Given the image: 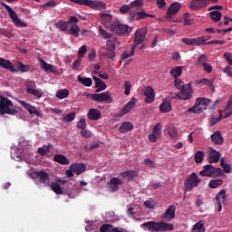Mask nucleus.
<instances>
[{"instance_id":"obj_63","label":"nucleus","mask_w":232,"mask_h":232,"mask_svg":"<svg viewBox=\"0 0 232 232\" xmlns=\"http://www.w3.org/2000/svg\"><path fill=\"white\" fill-rule=\"evenodd\" d=\"M204 229V224L198 222L194 225V227L191 232H201Z\"/></svg>"},{"instance_id":"obj_38","label":"nucleus","mask_w":232,"mask_h":232,"mask_svg":"<svg viewBox=\"0 0 232 232\" xmlns=\"http://www.w3.org/2000/svg\"><path fill=\"white\" fill-rule=\"evenodd\" d=\"M117 47H115L114 45L112 47H109L107 46L106 48V52L103 53V55L105 57H108L109 59H115V50Z\"/></svg>"},{"instance_id":"obj_61","label":"nucleus","mask_w":232,"mask_h":232,"mask_svg":"<svg viewBox=\"0 0 232 232\" xmlns=\"http://www.w3.org/2000/svg\"><path fill=\"white\" fill-rule=\"evenodd\" d=\"M40 63H41V68L44 70V72H50V67L52 66V64L46 63L43 59H40Z\"/></svg>"},{"instance_id":"obj_30","label":"nucleus","mask_w":232,"mask_h":232,"mask_svg":"<svg viewBox=\"0 0 232 232\" xmlns=\"http://www.w3.org/2000/svg\"><path fill=\"white\" fill-rule=\"evenodd\" d=\"M120 176L122 179H127L128 180H133L135 177H137V172L135 170H126L123 172H120Z\"/></svg>"},{"instance_id":"obj_41","label":"nucleus","mask_w":232,"mask_h":232,"mask_svg":"<svg viewBox=\"0 0 232 232\" xmlns=\"http://www.w3.org/2000/svg\"><path fill=\"white\" fill-rule=\"evenodd\" d=\"M147 17H155L153 14H147L146 11L141 9L140 11H137L136 21H140V19H147Z\"/></svg>"},{"instance_id":"obj_42","label":"nucleus","mask_w":232,"mask_h":232,"mask_svg":"<svg viewBox=\"0 0 232 232\" xmlns=\"http://www.w3.org/2000/svg\"><path fill=\"white\" fill-rule=\"evenodd\" d=\"M54 26H56V28H60L62 32H66L68 30V22L64 20H59L58 22L54 23Z\"/></svg>"},{"instance_id":"obj_17","label":"nucleus","mask_w":232,"mask_h":232,"mask_svg":"<svg viewBox=\"0 0 232 232\" xmlns=\"http://www.w3.org/2000/svg\"><path fill=\"white\" fill-rule=\"evenodd\" d=\"M19 104L24 108V110H27L29 111L30 115H36L37 117H41V112L37 111V108L35 106H32L30 103L24 102V101H18Z\"/></svg>"},{"instance_id":"obj_59","label":"nucleus","mask_w":232,"mask_h":232,"mask_svg":"<svg viewBox=\"0 0 232 232\" xmlns=\"http://www.w3.org/2000/svg\"><path fill=\"white\" fill-rule=\"evenodd\" d=\"M152 133H154V135H157L158 137H160V133H162V126L160 125V123H157L153 127Z\"/></svg>"},{"instance_id":"obj_18","label":"nucleus","mask_w":232,"mask_h":232,"mask_svg":"<svg viewBox=\"0 0 232 232\" xmlns=\"http://www.w3.org/2000/svg\"><path fill=\"white\" fill-rule=\"evenodd\" d=\"M211 0H192L189 5L191 10H200V8H206L209 5Z\"/></svg>"},{"instance_id":"obj_31","label":"nucleus","mask_w":232,"mask_h":232,"mask_svg":"<svg viewBox=\"0 0 232 232\" xmlns=\"http://www.w3.org/2000/svg\"><path fill=\"white\" fill-rule=\"evenodd\" d=\"M133 130V124L130 121H125L119 128L120 133H128V131H131Z\"/></svg>"},{"instance_id":"obj_16","label":"nucleus","mask_w":232,"mask_h":232,"mask_svg":"<svg viewBox=\"0 0 232 232\" xmlns=\"http://www.w3.org/2000/svg\"><path fill=\"white\" fill-rule=\"evenodd\" d=\"M175 211H177V207L175 205H170L164 214L161 215V218L167 222H171L175 218Z\"/></svg>"},{"instance_id":"obj_37","label":"nucleus","mask_w":232,"mask_h":232,"mask_svg":"<svg viewBox=\"0 0 232 232\" xmlns=\"http://www.w3.org/2000/svg\"><path fill=\"white\" fill-rule=\"evenodd\" d=\"M135 45H131V50L130 51H124L121 55V61H126V59H129V57H131L135 54Z\"/></svg>"},{"instance_id":"obj_32","label":"nucleus","mask_w":232,"mask_h":232,"mask_svg":"<svg viewBox=\"0 0 232 232\" xmlns=\"http://www.w3.org/2000/svg\"><path fill=\"white\" fill-rule=\"evenodd\" d=\"M196 102H198V104L199 107H201V110H208V106L211 104V100L208 98H197Z\"/></svg>"},{"instance_id":"obj_49","label":"nucleus","mask_w":232,"mask_h":232,"mask_svg":"<svg viewBox=\"0 0 232 232\" xmlns=\"http://www.w3.org/2000/svg\"><path fill=\"white\" fill-rule=\"evenodd\" d=\"M51 148H52V144H49L48 146H44V148L43 147L38 148L39 155H42V157H46L47 153H50Z\"/></svg>"},{"instance_id":"obj_39","label":"nucleus","mask_w":232,"mask_h":232,"mask_svg":"<svg viewBox=\"0 0 232 232\" xmlns=\"http://www.w3.org/2000/svg\"><path fill=\"white\" fill-rule=\"evenodd\" d=\"M196 84H202L203 86H208V88H213L215 90V87H213V80H209L208 78H203L201 80H197Z\"/></svg>"},{"instance_id":"obj_60","label":"nucleus","mask_w":232,"mask_h":232,"mask_svg":"<svg viewBox=\"0 0 232 232\" xmlns=\"http://www.w3.org/2000/svg\"><path fill=\"white\" fill-rule=\"evenodd\" d=\"M174 86H176L177 90H182L184 89V86H186V84H184V82H182V80L176 78L174 81Z\"/></svg>"},{"instance_id":"obj_50","label":"nucleus","mask_w":232,"mask_h":232,"mask_svg":"<svg viewBox=\"0 0 232 232\" xmlns=\"http://www.w3.org/2000/svg\"><path fill=\"white\" fill-rule=\"evenodd\" d=\"M69 32L71 35H74V37H78L79 32H81V28H79V25L77 24H72L71 25Z\"/></svg>"},{"instance_id":"obj_12","label":"nucleus","mask_w":232,"mask_h":232,"mask_svg":"<svg viewBox=\"0 0 232 232\" xmlns=\"http://www.w3.org/2000/svg\"><path fill=\"white\" fill-rule=\"evenodd\" d=\"M180 8H182V4L178 2L172 3L169 6L167 13L165 14L166 21H171L175 17V15L179 14V11L180 10Z\"/></svg>"},{"instance_id":"obj_51","label":"nucleus","mask_w":232,"mask_h":232,"mask_svg":"<svg viewBox=\"0 0 232 232\" xmlns=\"http://www.w3.org/2000/svg\"><path fill=\"white\" fill-rule=\"evenodd\" d=\"M68 95H70V91H68V89H63V90L57 91L56 92V97H58V99H66Z\"/></svg>"},{"instance_id":"obj_4","label":"nucleus","mask_w":232,"mask_h":232,"mask_svg":"<svg viewBox=\"0 0 232 232\" xmlns=\"http://www.w3.org/2000/svg\"><path fill=\"white\" fill-rule=\"evenodd\" d=\"M75 5H82L83 6H89L92 10H106V4L101 0H69Z\"/></svg>"},{"instance_id":"obj_35","label":"nucleus","mask_w":232,"mask_h":232,"mask_svg":"<svg viewBox=\"0 0 232 232\" xmlns=\"http://www.w3.org/2000/svg\"><path fill=\"white\" fill-rule=\"evenodd\" d=\"M130 9L131 10H136V11H140V8H142L144 6V1L143 0H134L133 2H131L130 4Z\"/></svg>"},{"instance_id":"obj_21","label":"nucleus","mask_w":232,"mask_h":232,"mask_svg":"<svg viewBox=\"0 0 232 232\" xmlns=\"http://www.w3.org/2000/svg\"><path fill=\"white\" fill-rule=\"evenodd\" d=\"M210 139L213 142V144H216L217 146H222L224 144V138L222 137V134L219 130H216L211 136Z\"/></svg>"},{"instance_id":"obj_1","label":"nucleus","mask_w":232,"mask_h":232,"mask_svg":"<svg viewBox=\"0 0 232 232\" xmlns=\"http://www.w3.org/2000/svg\"><path fill=\"white\" fill-rule=\"evenodd\" d=\"M140 227H147L150 232H164L173 231L175 226L171 223H166L164 221H148L140 225Z\"/></svg>"},{"instance_id":"obj_43","label":"nucleus","mask_w":232,"mask_h":232,"mask_svg":"<svg viewBox=\"0 0 232 232\" xmlns=\"http://www.w3.org/2000/svg\"><path fill=\"white\" fill-rule=\"evenodd\" d=\"M222 184H224V180L221 179H211L208 183V188H211V189H216V188H219V186H222Z\"/></svg>"},{"instance_id":"obj_11","label":"nucleus","mask_w":232,"mask_h":232,"mask_svg":"<svg viewBox=\"0 0 232 232\" xmlns=\"http://www.w3.org/2000/svg\"><path fill=\"white\" fill-rule=\"evenodd\" d=\"M25 87H26V93L28 95H34V97H37L38 99H41L43 97V92L35 89L37 88V84H35V82L33 80H27L25 82Z\"/></svg>"},{"instance_id":"obj_27","label":"nucleus","mask_w":232,"mask_h":232,"mask_svg":"<svg viewBox=\"0 0 232 232\" xmlns=\"http://www.w3.org/2000/svg\"><path fill=\"white\" fill-rule=\"evenodd\" d=\"M220 152L217 151L215 149H211L210 155L208 157L209 164L217 163L220 160Z\"/></svg>"},{"instance_id":"obj_2","label":"nucleus","mask_w":232,"mask_h":232,"mask_svg":"<svg viewBox=\"0 0 232 232\" xmlns=\"http://www.w3.org/2000/svg\"><path fill=\"white\" fill-rule=\"evenodd\" d=\"M66 186L67 188L63 190V188H61V185H59L57 182H51V189L56 193V195H67L69 198H75V197H77L75 185L68 182Z\"/></svg>"},{"instance_id":"obj_10","label":"nucleus","mask_w":232,"mask_h":232,"mask_svg":"<svg viewBox=\"0 0 232 232\" xmlns=\"http://www.w3.org/2000/svg\"><path fill=\"white\" fill-rule=\"evenodd\" d=\"M176 97L180 101H189L193 97V88H191V82L185 84L183 89L176 94Z\"/></svg>"},{"instance_id":"obj_24","label":"nucleus","mask_w":232,"mask_h":232,"mask_svg":"<svg viewBox=\"0 0 232 232\" xmlns=\"http://www.w3.org/2000/svg\"><path fill=\"white\" fill-rule=\"evenodd\" d=\"M93 81L95 82V88H97L96 93H99V92H102L106 90V88H108V86L106 85V82L101 80V78H97V76H93Z\"/></svg>"},{"instance_id":"obj_28","label":"nucleus","mask_w":232,"mask_h":232,"mask_svg":"<svg viewBox=\"0 0 232 232\" xmlns=\"http://www.w3.org/2000/svg\"><path fill=\"white\" fill-rule=\"evenodd\" d=\"M107 46L111 47V48H117V46H121V41H119V39L117 38V36L113 35L111 34V36L109 38H107Z\"/></svg>"},{"instance_id":"obj_52","label":"nucleus","mask_w":232,"mask_h":232,"mask_svg":"<svg viewBox=\"0 0 232 232\" xmlns=\"http://www.w3.org/2000/svg\"><path fill=\"white\" fill-rule=\"evenodd\" d=\"M220 166L223 168L224 173H231V165L226 163V160H224V158L220 160Z\"/></svg>"},{"instance_id":"obj_22","label":"nucleus","mask_w":232,"mask_h":232,"mask_svg":"<svg viewBox=\"0 0 232 232\" xmlns=\"http://www.w3.org/2000/svg\"><path fill=\"white\" fill-rule=\"evenodd\" d=\"M70 169H72V171L76 175H81V173H84V171H86V164H84V163H74L72 165H70Z\"/></svg>"},{"instance_id":"obj_7","label":"nucleus","mask_w":232,"mask_h":232,"mask_svg":"<svg viewBox=\"0 0 232 232\" xmlns=\"http://www.w3.org/2000/svg\"><path fill=\"white\" fill-rule=\"evenodd\" d=\"M2 6H5V10H7L8 14H9V17L10 19H12L13 23L15 24V26H17L18 28H26V26H28V24L23 21H21V19H19V16H17V13H15V11H14V9H12V7H10V5H6L5 3H1Z\"/></svg>"},{"instance_id":"obj_57","label":"nucleus","mask_w":232,"mask_h":232,"mask_svg":"<svg viewBox=\"0 0 232 232\" xmlns=\"http://www.w3.org/2000/svg\"><path fill=\"white\" fill-rule=\"evenodd\" d=\"M224 116L226 117V112L218 117L213 116L210 120V126H215V124L220 122V121H222L223 119H226Z\"/></svg>"},{"instance_id":"obj_45","label":"nucleus","mask_w":232,"mask_h":232,"mask_svg":"<svg viewBox=\"0 0 232 232\" xmlns=\"http://www.w3.org/2000/svg\"><path fill=\"white\" fill-rule=\"evenodd\" d=\"M210 18L212 19V21H214V23H218V21H220L222 19V13H220V11H212L210 13Z\"/></svg>"},{"instance_id":"obj_3","label":"nucleus","mask_w":232,"mask_h":232,"mask_svg":"<svg viewBox=\"0 0 232 232\" xmlns=\"http://www.w3.org/2000/svg\"><path fill=\"white\" fill-rule=\"evenodd\" d=\"M19 111L14 106V102L6 97L0 96V115H17Z\"/></svg>"},{"instance_id":"obj_15","label":"nucleus","mask_w":232,"mask_h":232,"mask_svg":"<svg viewBox=\"0 0 232 232\" xmlns=\"http://www.w3.org/2000/svg\"><path fill=\"white\" fill-rule=\"evenodd\" d=\"M182 43L189 46H200L206 44V37L201 36L198 38H183Z\"/></svg>"},{"instance_id":"obj_5","label":"nucleus","mask_w":232,"mask_h":232,"mask_svg":"<svg viewBox=\"0 0 232 232\" xmlns=\"http://www.w3.org/2000/svg\"><path fill=\"white\" fill-rule=\"evenodd\" d=\"M111 32L116 34V35H130L131 34V28L124 24H121L119 21H114L110 24Z\"/></svg>"},{"instance_id":"obj_14","label":"nucleus","mask_w":232,"mask_h":232,"mask_svg":"<svg viewBox=\"0 0 232 232\" xmlns=\"http://www.w3.org/2000/svg\"><path fill=\"white\" fill-rule=\"evenodd\" d=\"M119 186H122V180L117 177H114L111 178L107 183V189L110 193H115V191L119 189Z\"/></svg>"},{"instance_id":"obj_26","label":"nucleus","mask_w":232,"mask_h":232,"mask_svg":"<svg viewBox=\"0 0 232 232\" xmlns=\"http://www.w3.org/2000/svg\"><path fill=\"white\" fill-rule=\"evenodd\" d=\"M37 177L40 179V183L41 184H44L45 186H50V178L48 177V173L40 170L38 172H36Z\"/></svg>"},{"instance_id":"obj_58","label":"nucleus","mask_w":232,"mask_h":232,"mask_svg":"<svg viewBox=\"0 0 232 232\" xmlns=\"http://www.w3.org/2000/svg\"><path fill=\"white\" fill-rule=\"evenodd\" d=\"M137 10L135 9H130L129 11V17L128 20L130 21V23H133V21L137 20Z\"/></svg>"},{"instance_id":"obj_23","label":"nucleus","mask_w":232,"mask_h":232,"mask_svg":"<svg viewBox=\"0 0 232 232\" xmlns=\"http://www.w3.org/2000/svg\"><path fill=\"white\" fill-rule=\"evenodd\" d=\"M135 104H137V99L132 97L130 101L121 109L122 115H126V113H130L131 109L135 108Z\"/></svg>"},{"instance_id":"obj_8","label":"nucleus","mask_w":232,"mask_h":232,"mask_svg":"<svg viewBox=\"0 0 232 232\" xmlns=\"http://www.w3.org/2000/svg\"><path fill=\"white\" fill-rule=\"evenodd\" d=\"M201 180L198 179L197 173L192 172L187 177L184 182L185 191H191L193 188H198Z\"/></svg>"},{"instance_id":"obj_9","label":"nucleus","mask_w":232,"mask_h":232,"mask_svg":"<svg viewBox=\"0 0 232 232\" xmlns=\"http://www.w3.org/2000/svg\"><path fill=\"white\" fill-rule=\"evenodd\" d=\"M89 95L92 96V101H94L95 102H106L107 104L113 102V98L111 97V92H110L92 93Z\"/></svg>"},{"instance_id":"obj_25","label":"nucleus","mask_w":232,"mask_h":232,"mask_svg":"<svg viewBox=\"0 0 232 232\" xmlns=\"http://www.w3.org/2000/svg\"><path fill=\"white\" fill-rule=\"evenodd\" d=\"M102 116V114L101 113V111L97 109H90L87 114V117L90 119V121H99Z\"/></svg>"},{"instance_id":"obj_48","label":"nucleus","mask_w":232,"mask_h":232,"mask_svg":"<svg viewBox=\"0 0 232 232\" xmlns=\"http://www.w3.org/2000/svg\"><path fill=\"white\" fill-rule=\"evenodd\" d=\"M116 227H113V225L103 224L100 227V232H115Z\"/></svg>"},{"instance_id":"obj_19","label":"nucleus","mask_w":232,"mask_h":232,"mask_svg":"<svg viewBox=\"0 0 232 232\" xmlns=\"http://www.w3.org/2000/svg\"><path fill=\"white\" fill-rule=\"evenodd\" d=\"M144 95H145V102L147 104H151L153 101H155V90L153 87L148 86L144 89Z\"/></svg>"},{"instance_id":"obj_46","label":"nucleus","mask_w":232,"mask_h":232,"mask_svg":"<svg viewBox=\"0 0 232 232\" xmlns=\"http://www.w3.org/2000/svg\"><path fill=\"white\" fill-rule=\"evenodd\" d=\"M75 117H77L75 111L70 112L63 117V122H72L75 121Z\"/></svg>"},{"instance_id":"obj_54","label":"nucleus","mask_w":232,"mask_h":232,"mask_svg":"<svg viewBox=\"0 0 232 232\" xmlns=\"http://www.w3.org/2000/svg\"><path fill=\"white\" fill-rule=\"evenodd\" d=\"M188 113H200V111H202V108L200 107L198 102L196 101V103L194 104V106L190 107L188 110Z\"/></svg>"},{"instance_id":"obj_20","label":"nucleus","mask_w":232,"mask_h":232,"mask_svg":"<svg viewBox=\"0 0 232 232\" xmlns=\"http://www.w3.org/2000/svg\"><path fill=\"white\" fill-rule=\"evenodd\" d=\"M0 68L8 70V72H12L13 73L17 72V68H15L12 62L5 58H0Z\"/></svg>"},{"instance_id":"obj_13","label":"nucleus","mask_w":232,"mask_h":232,"mask_svg":"<svg viewBox=\"0 0 232 232\" xmlns=\"http://www.w3.org/2000/svg\"><path fill=\"white\" fill-rule=\"evenodd\" d=\"M148 32L146 29H139L135 33L134 41L132 44V46H135L137 48L138 44H142L144 43V39H146Z\"/></svg>"},{"instance_id":"obj_6","label":"nucleus","mask_w":232,"mask_h":232,"mask_svg":"<svg viewBox=\"0 0 232 232\" xmlns=\"http://www.w3.org/2000/svg\"><path fill=\"white\" fill-rule=\"evenodd\" d=\"M199 175H201V177H222V175H224V171H222V169L220 168L208 164L203 167L201 171H199Z\"/></svg>"},{"instance_id":"obj_33","label":"nucleus","mask_w":232,"mask_h":232,"mask_svg":"<svg viewBox=\"0 0 232 232\" xmlns=\"http://www.w3.org/2000/svg\"><path fill=\"white\" fill-rule=\"evenodd\" d=\"M216 204H224L226 202V189H221L215 198Z\"/></svg>"},{"instance_id":"obj_56","label":"nucleus","mask_w":232,"mask_h":232,"mask_svg":"<svg viewBox=\"0 0 232 232\" xmlns=\"http://www.w3.org/2000/svg\"><path fill=\"white\" fill-rule=\"evenodd\" d=\"M168 135L170 137V139H177V136L179 135V130L175 127H169L168 129Z\"/></svg>"},{"instance_id":"obj_47","label":"nucleus","mask_w":232,"mask_h":232,"mask_svg":"<svg viewBox=\"0 0 232 232\" xmlns=\"http://www.w3.org/2000/svg\"><path fill=\"white\" fill-rule=\"evenodd\" d=\"M232 115V96L230 97L226 109H225V118L231 117Z\"/></svg>"},{"instance_id":"obj_34","label":"nucleus","mask_w":232,"mask_h":232,"mask_svg":"<svg viewBox=\"0 0 232 232\" xmlns=\"http://www.w3.org/2000/svg\"><path fill=\"white\" fill-rule=\"evenodd\" d=\"M182 70H184L183 66H177L170 70L169 73L174 79H179L178 77H180L182 75Z\"/></svg>"},{"instance_id":"obj_40","label":"nucleus","mask_w":232,"mask_h":232,"mask_svg":"<svg viewBox=\"0 0 232 232\" xmlns=\"http://www.w3.org/2000/svg\"><path fill=\"white\" fill-rule=\"evenodd\" d=\"M77 81L78 82H81V84H82L83 86L87 87H90L92 86V84H93V81L92 80V78H83L81 75L77 77Z\"/></svg>"},{"instance_id":"obj_64","label":"nucleus","mask_w":232,"mask_h":232,"mask_svg":"<svg viewBox=\"0 0 232 232\" xmlns=\"http://www.w3.org/2000/svg\"><path fill=\"white\" fill-rule=\"evenodd\" d=\"M77 128L78 130H86V119H81L78 122H77Z\"/></svg>"},{"instance_id":"obj_44","label":"nucleus","mask_w":232,"mask_h":232,"mask_svg":"<svg viewBox=\"0 0 232 232\" xmlns=\"http://www.w3.org/2000/svg\"><path fill=\"white\" fill-rule=\"evenodd\" d=\"M204 151L202 150H198L195 155H194V160L196 164H200V162H204Z\"/></svg>"},{"instance_id":"obj_55","label":"nucleus","mask_w":232,"mask_h":232,"mask_svg":"<svg viewBox=\"0 0 232 232\" xmlns=\"http://www.w3.org/2000/svg\"><path fill=\"white\" fill-rule=\"evenodd\" d=\"M17 70L21 71L22 73H24L26 72H30V66L29 65H24L22 62H18L16 64Z\"/></svg>"},{"instance_id":"obj_53","label":"nucleus","mask_w":232,"mask_h":232,"mask_svg":"<svg viewBox=\"0 0 232 232\" xmlns=\"http://www.w3.org/2000/svg\"><path fill=\"white\" fill-rule=\"evenodd\" d=\"M207 63H208V56H206V54L199 55L196 61V64L198 66H204V64Z\"/></svg>"},{"instance_id":"obj_62","label":"nucleus","mask_w":232,"mask_h":232,"mask_svg":"<svg viewBox=\"0 0 232 232\" xmlns=\"http://www.w3.org/2000/svg\"><path fill=\"white\" fill-rule=\"evenodd\" d=\"M124 93L125 95H130V92H131V82L130 81H125L124 82Z\"/></svg>"},{"instance_id":"obj_36","label":"nucleus","mask_w":232,"mask_h":232,"mask_svg":"<svg viewBox=\"0 0 232 232\" xmlns=\"http://www.w3.org/2000/svg\"><path fill=\"white\" fill-rule=\"evenodd\" d=\"M160 111L161 113H169V111H171V102L163 101L160 105Z\"/></svg>"},{"instance_id":"obj_29","label":"nucleus","mask_w":232,"mask_h":232,"mask_svg":"<svg viewBox=\"0 0 232 232\" xmlns=\"http://www.w3.org/2000/svg\"><path fill=\"white\" fill-rule=\"evenodd\" d=\"M54 162H58V164H63V166H66L70 164V160L66 158V156L62 154H55L53 157Z\"/></svg>"}]
</instances>
